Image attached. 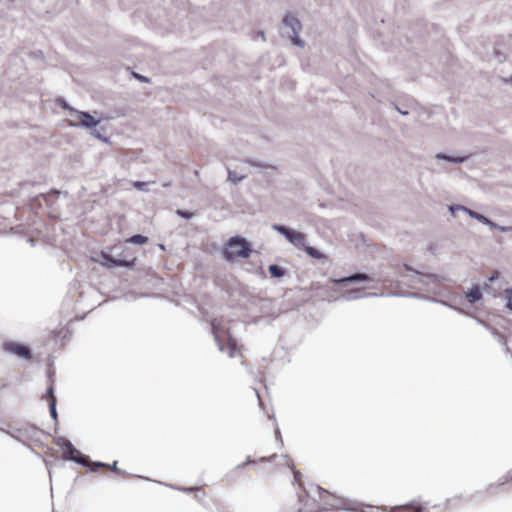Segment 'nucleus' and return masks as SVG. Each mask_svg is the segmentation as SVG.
<instances>
[{"instance_id":"28","label":"nucleus","mask_w":512,"mask_h":512,"mask_svg":"<svg viewBox=\"0 0 512 512\" xmlns=\"http://www.w3.org/2000/svg\"><path fill=\"white\" fill-rule=\"evenodd\" d=\"M498 343L502 346H506L507 342H506V338L503 334H500V333H494Z\"/></svg>"},{"instance_id":"12","label":"nucleus","mask_w":512,"mask_h":512,"mask_svg":"<svg viewBox=\"0 0 512 512\" xmlns=\"http://www.w3.org/2000/svg\"><path fill=\"white\" fill-rule=\"evenodd\" d=\"M465 296L469 303L474 304L477 301H479L482 297V291L479 286L473 287L471 289H468L465 292Z\"/></svg>"},{"instance_id":"2","label":"nucleus","mask_w":512,"mask_h":512,"mask_svg":"<svg viewBox=\"0 0 512 512\" xmlns=\"http://www.w3.org/2000/svg\"><path fill=\"white\" fill-rule=\"evenodd\" d=\"M56 444L64 449V459L73 461L82 466H89L92 462L89 457L83 455L73 444L64 437L56 439Z\"/></svg>"},{"instance_id":"29","label":"nucleus","mask_w":512,"mask_h":512,"mask_svg":"<svg viewBox=\"0 0 512 512\" xmlns=\"http://www.w3.org/2000/svg\"><path fill=\"white\" fill-rule=\"evenodd\" d=\"M133 76H134L136 79H138V80H140V81H142V82H148V81H149V79H148L146 76H143V75L138 74V73H133Z\"/></svg>"},{"instance_id":"46","label":"nucleus","mask_w":512,"mask_h":512,"mask_svg":"<svg viewBox=\"0 0 512 512\" xmlns=\"http://www.w3.org/2000/svg\"><path fill=\"white\" fill-rule=\"evenodd\" d=\"M508 81L512 83V75L510 76V78L508 79Z\"/></svg>"},{"instance_id":"8","label":"nucleus","mask_w":512,"mask_h":512,"mask_svg":"<svg viewBox=\"0 0 512 512\" xmlns=\"http://www.w3.org/2000/svg\"><path fill=\"white\" fill-rule=\"evenodd\" d=\"M101 257L104 260L102 265H104L107 268L132 267L136 260L135 257H133L131 259H118V258L110 256L106 252H101Z\"/></svg>"},{"instance_id":"24","label":"nucleus","mask_w":512,"mask_h":512,"mask_svg":"<svg viewBox=\"0 0 512 512\" xmlns=\"http://www.w3.org/2000/svg\"><path fill=\"white\" fill-rule=\"evenodd\" d=\"M284 458L287 460V463L289 465V467L293 470L294 472V479L296 482H299L300 481V478H301V473L299 471H296L294 470V466L292 464V461L288 459V456H284Z\"/></svg>"},{"instance_id":"43","label":"nucleus","mask_w":512,"mask_h":512,"mask_svg":"<svg viewBox=\"0 0 512 512\" xmlns=\"http://www.w3.org/2000/svg\"><path fill=\"white\" fill-rule=\"evenodd\" d=\"M246 462H247V463H251V462H252V460L250 459V457H248V458H247V461H246Z\"/></svg>"},{"instance_id":"7","label":"nucleus","mask_w":512,"mask_h":512,"mask_svg":"<svg viewBox=\"0 0 512 512\" xmlns=\"http://www.w3.org/2000/svg\"><path fill=\"white\" fill-rule=\"evenodd\" d=\"M448 210L453 216H456L457 211H463V212L467 213L471 218L476 219L479 222L490 226L491 228L497 227V224L494 223L492 220H490L488 217H486L483 214H480L474 210H471L463 205H450Z\"/></svg>"},{"instance_id":"30","label":"nucleus","mask_w":512,"mask_h":512,"mask_svg":"<svg viewBox=\"0 0 512 512\" xmlns=\"http://www.w3.org/2000/svg\"><path fill=\"white\" fill-rule=\"evenodd\" d=\"M176 489L184 491V492H192L195 490L193 487H176Z\"/></svg>"},{"instance_id":"11","label":"nucleus","mask_w":512,"mask_h":512,"mask_svg":"<svg viewBox=\"0 0 512 512\" xmlns=\"http://www.w3.org/2000/svg\"><path fill=\"white\" fill-rule=\"evenodd\" d=\"M436 161H447L454 164H461L467 160V156H449L445 153H437L435 155Z\"/></svg>"},{"instance_id":"26","label":"nucleus","mask_w":512,"mask_h":512,"mask_svg":"<svg viewBox=\"0 0 512 512\" xmlns=\"http://www.w3.org/2000/svg\"><path fill=\"white\" fill-rule=\"evenodd\" d=\"M176 214L184 219H191L193 216V213L181 209H177Z\"/></svg>"},{"instance_id":"33","label":"nucleus","mask_w":512,"mask_h":512,"mask_svg":"<svg viewBox=\"0 0 512 512\" xmlns=\"http://www.w3.org/2000/svg\"><path fill=\"white\" fill-rule=\"evenodd\" d=\"M497 278H498V273H497V272H495V273H493V274L488 278V280H489L490 282H493V281H494V280H496Z\"/></svg>"},{"instance_id":"44","label":"nucleus","mask_w":512,"mask_h":512,"mask_svg":"<svg viewBox=\"0 0 512 512\" xmlns=\"http://www.w3.org/2000/svg\"><path fill=\"white\" fill-rule=\"evenodd\" d=\"M169 185H170L169 183H163L164 187H168Z\"/></svg>"},{"instance_id":"14","label":"nucleus","mask_w":512,"mask_h":512,"mask_svg":"<svg viewBox=\"0 0 512 512\" xmlns=\"http://www.w3.org/2000/svg\"><path fill=\"white\" fill-rule=\"evenodd\" d=\"M376 295H377L376 293H366V294L361 295L359 290L354 289V290L347 291L341 297L345 300L351 301V300H356L361 297L376 296Z\"/></svg>"},{"instance_id":"4","label":"nucleus","mask_w":512,"mask_h":512,"mask_svg":"<svg viewBox=\"0 0 512 512\" xmlns=\"http://www.w3.org/2000/svg\"><path fill=\"white\" fill-rule=\"evenodd\" d=\"M220 326H221V322L218 319L215 318V319L211 320L212 333L214 334V338H215V341L217 343L219 350L222 352L227 351L229 356L233 358L236 356V354L238 352L236 342L232 338H229L228 344L225 346L220 340V336H219Z\"/></svg>"},{"instance_id":"3","label":"nucleus","mask_w":512,"mask_h":512,"mask_svg":"<svg viewBox=\"0 0 512 512\" xmlns=\"http://www.w3.org/2000/svg\"><path fill=\"white\" fill-rule=\"evenodd\" d=\"M272 229L283 235L286 240L296 248H302L306 243V236L304 233L297 232L281 224H274Z\"/></svg>"},{"instance_id":"1","label":"nucleus","mask_w":512,"mask_h":512,"mask_svg":"<svg viewBox=\"0 0 512 512\" xmlns=\"http://www.w3.org/2000/svg\"><path fill=\"white\" fill-rule=\"evenodd\" d=\"M228 249L223 251L226 260L231 261L236 257L248 258L252 252L248 241L241 236H233L226 243Z\"/></svg>"},{"instance_id":"45","label":"nucleus","mask_w":512,"mask_h":512,"mask_svg":"<svg viewBox=\"0 0 512 512\" xmlns=\"http://www.w3.org/2000/svg\"><path fill=\"white\" fill-rule=\"evenodd\" d=\"M255 393H256V396L258 397V399H260L259 393L257 391H255ZM259 401L261 402V400H259Z\"/></svg>"},{"instance_id":"34","label":"nucleus","mask_w":512,"mask_h":512,"mask_svg":"<svg viewBox=\"0 0 512 512\" xmlns=\"http://www.w3.org/2000/svg\"><path fill=\"white\" fill-rule=\"evenodd\" d=\"M91 134L98 139H103L97 130H94Z\"/></svg>"},{"instance_id":"47","label":"nucleus","mask_w":512,"mask_h":512,"mask_svg":"<svg viewBox=\"0 0 512 512\" xmlns=\"http://www.w3.org/2000/svg\"><path fill=\"white\" fill-rule=\"evenodd\" d=\"M415 512H419V511H415Z\"/></svg>"},{"instance_id":"38","label":"nucleus","mask_w":512,"mask_h":512,"mask_svg":"<svg viewBox=\"0 0 512 512\" xmlns=\"http://www.w3.org/2000/svg\"><path fill=\"white\" fill-rule=\"evenodd\" d=\"M258 35L262 37L263 40H265V34L264 31H259Z\"/></svg>"},{"instance_id":"27","label":"nucleus","mask_w":512,"mask_h":512,"mask_svg":"<svg viewBox=\"0 0 512 512\" xmlns=\"http://www.w3.org/2000/svg\"><path fill=\"white\" fill-rule=\"evenodd\" d=\"M62 108L69 111L70 115L75 118V112H78V110L72 108L66 101L62 100Z\"/></svg>"},{"instance_id":"23","label":"nucleus","mask_w":512,"mask_h":512,"mask_svg":"<svg viewBox=\"0 0 512 512\" xmlns=\"http://www.w3.org/2000/svg\"><path fill=\"white\" fill-rule=\"evenodd\" d=\"M148 183L144 181H135L133 182V187L139 191H148Z\"/></svg>"},{"instance_id":"10","label":"nucleus","mask_w":512,"mask_h":512,"mask_svg":"<svg viewBox=\"0 0 512 512\" xmlns=\"http://www.w3.org/2000/svg\"><path fill=\"white\" fill-rule=\"evenodd\" d=\"M372 279L366 273H354L347 277L335 278L332 280L333 283L340 285L344 283H356V282H368Z\"/></svg>"},{"instance_id":"15","label":"nucleus","mask_w":512,"mask_h":512,"mask_svg":"<svg viewBox=\"0 0 512 512\" xmlns=\"http://www.w3.org/2000/svg\"><path fill=\"white\" fill-rule=\"evenodd\" d=\"M302 248L305 251V253L312 258L320 259V260H327L326 255H324L322 252H320L316 248L306 245V243L304 244V246Z\"/></svg>"},{"instance_id":"32","label":"nucleus","mask_w":512,"mask_h":512,"mask_svg":"<svg viewBox=\"0 0 512 512\" xmlns=\"http://www.w3.org/2000/svg\"><path fill=\"white\" fill-rule=\"evenodd\" d=\"M395 108H396V110H397L400 114H402V115H407V114H408V111H407V110H403V109H401L400 107H398L397 105H395Z\"/></svg>"},{"instance_id":"37","label":"nucleus","mask_w":512,"mask_h":512,"mask_svg":"<svg viewBox=\"0 0 512 512\" xmlns=\"http://www.w3.org/2000/svg\"><path fill=\"white\" fill-rule=\"evenodd\" d=\"M504 293L508 296H511L512 297V288H507L504 290Z\"/></svg>"},{"instance_id":"40","label":"nucleus","mask_w":512,"mask_h":512,"mask_svg":"<svg viewBox=\"0 0 512 512\" xmlns=\"http://www.w3.org/2000/svg\"><path fill=\"white\" fill-rule=\"evenodd\" d=\"M317 490L320 492V493H328L326 490L322 489L321 487H317Z\"/></svg>"},{"instance_id":"20","label":"nucleus","mask_w":512,"mask_h":512,"mask_svg":"<svg viewBox=\"0 0 512 512\" xmlns=\"http://www.w3.org/2000/svg\"><path fill=\"white\" fill-rule=\"evenodd\" d=\"M228 171V180L233 182L234 184L239 183L245 178V175H238L234 171L230 170V168H227Z\"/></svg>"},{"instance_id":"9","label":"nucleus","mask_w":512,"mask_h":512,"mask_svg":"<svg viewBox=\"0 0 512 512\" xmlns=\"http://www.w3.org/2000/svg\"><path fill=\"white\" fill-rule=\"evenodd\" d=\"M2 347H3L4 351L11 353V354H15L20 358H24V359L31 358L30 349L24 345L13 343V342H5V343H3Z\"/></svg>"},{"instance_id":"21","label":"nucleus","mask_w":512,"mask_h":512,"mask_svg":"<svg viewBox=\"0 0 512 512\" xmlns=\"http://www.w3.org/2000/svg\"><path fill=\"white\" fill-rule=\"evenodd\" d=\"M49 412L54 420H57L58 414L56 410V399L49 400Z\"/></svg>"},{"instance_id":"17","label":"nucleus","mask_w":512,"mask_h":512,"mask_svg":"<svg viewBox=\"0 0 512 512\" xmlns=\"http://www.w3.org/2000/svg\"><path fill=\"white\" fill-rule=\"evenodd\" d=\"M268 270L271 276L274 278H281L285 274V269L276 264L270 265Z\"/></svg>"},{"instance_id":"31","label":"nucleus","mask_w":512,"mask_h":512,"mask_svg":"<svg viewBox=\"0 0 512 512\" xmlns=\"http://www.w3.org/2000/svg\"><path fill=\"white\" fill-rule=\"evenodd\" d=\"M495 229H496V230H499V231H501V232H508V231H510V230H511V228H510V227H503V226H499L498 224H497V227H496Z\"/></svg>"},{"instance_id":"16","label":"nucleus","mask_w":512,"mask_h":512,"mask_svg":"<svg viewBox=\"0 0 512 512\" xmlns=\"http://www.w3.org/2000/svg\"><path fill=\"white\" fill-rule=\"evenodd\" d=\"M100 467H109V468H111L113 471H115V472H117V473H119V474H123V473H124L123 471H121L120 469H118V468H117V462H116V461H115V462H113L112 466H109V465H107V464H106V463H104V462L95 461V462H92V463H91V467H90V469H91L92 471H96V470H97L98 468H100Z\"/></svg>"},{"instance_id":"22","label":"nucleus","mask_w":512,"mask_h":512,"mask_svg":"<svg viewBox=\"0 0 512 512\" xmlns=\"http://www.w3.org/2000/svg\"><path fill=\"white\" fill-rule=\"evenodd\" d=\"M6 433L12 438L16 439L18 442L25 444V440L22 438L21 433L18 432V429H14L13 431H6Z\"/></svg>"},{"instance_id":"25","label":"nucleus","mask_w":512,"mask_h":512,"mask_svg":"<svg viewBox=\"0 0 512 512\" xmlns=\"http://www.w3.org/2000/svg\"><path fill=\"white\" fill-rule=\"evenodd\" d=\"M49 378H50V382L51 383H50L49 387L46 390V395L49 397V400L50 399H56L55 394H54L53 380L51 378V375L49 376Z\"/></svg>"},{"instance_id":"5","label":"nucleus","mask_w":512,"mask_h":512,"mask_svg":"<svg viewBox=\"0 0 512 512\" xmlns=\"http://www.w3.org/2000/svg\"><path fill=\"white\" fill-rule=\"evenodd\" d=\"M283 24L289 27L292 31V43L295 46L303 47L304 41L299 37V33L302 29L301 22L291 13H286L283 18Z\"/></svg>"},{"instance_id":"39","label":"nucleus","mask_w":512,"mask_h":512,"mask_svg":"<svg viewBox=\"0 0 512 512\" xmlns=\"http://www.w3.org/2000/svg\"><path fill=\"white\" fill-rule=\"evenodd\" d=\"M275 434H276L277 438L280 436V430L278 427H276V429H275Z\"/></svg>"},{"instance_id":"41","label":"nucleus","mask_w":512,"mask_h":512,"mask_svg":"<svg viewBox=\"0 0 512 512\" xmlns=\"http://www.w3.org/2000/svg\"><path fill=\"white\" fill-rule=\"evenodd\" d=\"M503 347H504V349H505V352H506V353H509V352H510V348H509L507 345H506V346H503Z\"/></svg>"},{"instance_id":"18","label":"nucleus","mask_w":512,"mask_h":512,"mask_svg":"<svg viewBox=\"0 0 512 512\" xmlns=\"http://www.w3.org/2000/svg\"><path fill=\"white\" fill-rule=\"evenodd\" d=\"M127 242L137 245H142L148 242V237L141 235V234H135L131 236Z\"/></svg>"},{"instance_id":"13","label":"nucleus","mask_w":512,"mask_h":512,"mask_svg":"<svg viewBox=\"0 0 512 512\" xmlns=\"http://www.w3.org/2000/svg\"><path fill=\"white\" fill-rule=\"evenodd\" d=\"M18 432L21 433L22 438L25 440V442L27 440L33 439L39 433L38 430L33 426L18 428Z\"/></svg>"},{"instance_id":"19","label":"nucleus","mask_w":512,"mask_h":512,"mask_svg":"<svg viewBox=\"0 0 512 512\" xmlns=\"http://www.w3.org/2000/svg\"><path fill=\"white\" fill-rule=\"evenodd\" d=\"M512 480V469L509 470L506 475L500 479V482L497 484V485H493L491 484L489 487H488V492L491 490V489H494V488H498L499 486H502L504 484H506L507 482L511 481Z\"/></svg>"},{"instance_id":"42","label":"nucleus","mask_w":512,"mask_h":512,"mask_svg":"<svg viewBox=\"0 0 512 512\" xmlns=\"http://www.w3.org/2000/svg\"><path fill=\"white\" fill-rule=\"evenodd\" d=\"M445 170H446V169H445L444 167H439V168H438V171H439V172H440V171H445Z\"/></svg>"},{"instance_id":"36","label":"nucleus","mask_w":512,"mask_h":512,"mask_svg":"<svg viewBox=\"0 0 512 512\" xmlns=\"http://www.w3.org/2000/svg\"><path fill=\"white\" fill-rule=\"evenodd\" d=\"M343 508L346 509V510H357V507H355L354 505H347V506H345Z\"/></svg>"},{"instance_id":"6","label":"nucleus","mask_w":512,"mask_h":512,"mask_svg":"<svg viewBox=\"0 0 512 512\" xmlns=\"http://www.w3.org/2000/svg\"><path fill=\"white\" fill-rule=\"evenodd\" d=\"M101 122V119L94 118L90 113L84 111L75 112V118L70 120L73 127L93 128Z\"/></svg>"},{"instance_id":"35","label":"nucleus","mask_w":512,"mask_h":512,"mask_svg":"<svg viewBox=\"0 0 512 512\" xmlns=\"http://www.w3.org/2000/svg\"><path fill=\"white\" fill-rule=\"evenodd\" d=\"M506 307L512 311V298H509L507 300V304H506Z\"/></svg>"}]
</instances>
